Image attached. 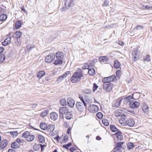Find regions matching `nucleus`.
Listing matches in <instances>:
<instances>
[{"mask_svg": "<svg viewBox=\"0 0 152 152\" xmlns=\"http://www.w3.org/2000/svg\"><path fill=\"white\" fill-rule=\"evenodd\" d=\"M83 76L82 70L81 69H79L77 71L75 72L71 77L70 80L72 83H76L80 81L81 77Z\"/></svg>", "mask_w": 152, "mask_h": 152, "instance_id": "1", "label": "nucleus"}, {"mask_svg": "<svg viewBox=\"0 0 152 152\" xmlns=\"http://www.w3.org/2000/svg\"><path fill=\"white\" fill-rule=\"evenodd\" d=\"M22 137L25 139L28 142H31L34 139L35 137L34 135L31 134L28 131L25 132L22 135Z\"/></svg>", "mask_w": 152, "mask_h": 152, "instance_id": "2", "label": "nucleus"}, {"mask_svg": "<svg viewBox=\"0 0 152 152\" xmlns=\"http://www.w3.org/2000/svg\"><path fill=\"white\" fill-rule=\"evenodd\" d=\"M65 2V6L62 8V11H65L69 9L73 4V0H64Z\"/></svg>", "mask_w": 152, "mask_h": 152, "instance_id": "3", "label": "nucleus"}, {"mask_svg": "<svg viewBox=\"0 0 152 152\" xmlns=\"http://www.w3.org/2000/svg\"><path fill=\"white\" fill-rule=\"evenodd\" d=\"M113 85L110 82L104 83L103 88L107 92H110L113 89Z\"/></svg>", "mask_w": 152, "mask_h": 152, "instance_id": "4", "label": "nucleus"}, {"mask_svg": "<svg viewBox=\"0 0 152 152\" xmlns=\"http://www.w3.org/2000/svg\"><path fill=\"white\" fill-rule=\"evenodd\" d=\"M115 114L116 117L121 116L124 118L126 116L127 113L123 110L118 109L115 111Z\"/></svg>", "mask_w": 152, "mask_h": 152, "instance_id": "5", "label": "nucleus"}, {"mask_svg": "<svg viewBox=\"0 0 152 152\" xmlns=\"http://www.w3.org/2000/svg\"><path fill=\"white\" fill-rule=\"evenodd\" d=\"M55 58V54L54 53H50L49 55L47 56L45 58V61L48 63H50L54 60Z\"/></svg>", "mask_w": 152, "mask_h": 152, "instance_id": "6", "label": "nucleus"}, {"mask_svg": "<svg viewBox=\"0 0 152 152\" xmlns=\"http://www.w3.org/2000/svg\"><path fill=\"white\" fill-rule=\"evenodd\" d=\"M89 111L92 113H96L99 110V108L96 105L93 104L90 105L88 107Z\"/></svg>", "mask_w": 152, "mask_h": 152, "instance_id": "7", "label": "nucleus"}, {"mask_svg": "<svg viewBox=\"0 0 152 152\" xmlns=\"http://www.w3.org/2000/svg\"><path fill=\"white\" fill-rule=\"evenodd\" d=\"M140 105V103L137 101H132L129 103L130 107L134 109L137 108Z\"/></svg>", "mask_w": 152, "mask_h": 152, "instance_id": "8", "label": "nucleus"}, {"mask_svg": "<svg viewBox=\"0 0 152 152\" xmlns=\"http://www.w3.org/2000/svg\"><path fill=\"white\" fill-rule=\"evenodd\" d=\"M76 106L77 110L79 111L82 112L84 110L85 106L82 103L80 102H77L76 104Z\"/></svg>", "mask_w": 152, "mask_h": 152, "instance_id": "9", "label": "nucleus"}, {"mask_svg": "<svg viewBox=\"0 0 152 152\" xmlns=\"http://www.w3.org/2000/svg\"><path fill=\"white\" fill-rule=\"evenodd\" d=\"M137 94L139 95V94L137 93H135L133 94L132 96L129 95L124 98V101L126 102H129L132 99H134V98L135 97V96Z\"/></svg>", "mask_w": 152, "mask_h": 152, "instance_id": "10", "label": "nucleus"}, {"mask_svg": "<svg viewBox=\"0 0 152 152\" xmlns=\"http://www.w3.org/2000/svg\"><path fill=\"white\" fill-rule=\"evenodd\" d=\"M123 99V98L122 97H120L117 99L115 103L113 104L112 106L116 107H118L120 105L121 102Z\"/></svg>", "mask_w": 152, "mask_h": 152, "instance_id": "11", "label": "nucleus"}, {"mask_svg": "<svg viewBox=\"0 0 152 152\" xmlns=\"http://www.w3.org/2000/svg\"><path fill=\"white\" fill-rule=\"evenodd\" d=\"M67 104L69 107L72 108L75 105V102L72 98H68L67 99Z\"/></svg>", "mask_w": 152, "mask_h": 152, "instance_id": "12", "label": "nucleus"}, {"mask_svg": "<svg viewBox=\"0 0 152 152\" xmlns=\"http://www.w3.org/2000/svg\"><path fill=\"white\" fill-rule=\"evenodd\" d=\"M68 108L66 107H61L59 109V113L62 115L64 114H66L68 110Z\"/></svg>", "mask_w": 152, "mask_h": 152, "instance_id": "13", "label": "nucleus"}, {"mask_svg": "<svg viewBox=\"0 0 152 152\" xmlns=\"http://www.w3.org/2000/svg\"><path fill=\"white\" fill-rule=\"evenodd\" d=\"M126 124L129 126L132 127L134 124V121L132 118H129L126 121Z\"/></svg>", "mask_w": 152, "mask_h": 152, "instance_id": "14", "label": "nucleus"}, {"mask_svg": "<svg viewBox=\"0 0 152 152\" xmlns=\"http://www.w3.org/2000/svg\"><path fill=\"white\" fill-rule=\"evenodd\" d=\"M21 41L19 39H15L14 43V45L16 48H19L20 47Z\"/></svg>", "mask_w": 152, "mask_h": 152, "instance_id": "15", "label": "nucleus"}, {"mask_svg": "<svg viewBox=\"0 0 152 152\" xmlns=\"http://www.w3.org/2000/svg\"><path fill=\"white\" fill-rule=\"evenodd\" d=\"M50 117L52 120L55 121L58 118V115L55 112H52L50 113Z\"/></svg>", "mask_w": 152, "mask_h": 152, "instance_id": "16", "label": "nucleus"}, {"mask_svg": "<svg viewBox=\"0 0 152 152\" xmlns=\"http://www.w3.org/2000/svg\"><path fill=\"white\" fill-rule=\"evenodd\" d=\"M142 109L145 113L148 114L149 107L146 104H143L142 106Z\"/></svg>", "mask_w": 152, "mask_h": 152, "instance_id": "17", "label": "nucleus"}, {"mask_svg": "<svg viewBox=\"0 0 152 152\" xmlns=\"http://www.w3.org/2000/svg\"><path fill=\"white\" fill-rule=\"evenodd\" d=\"M8 144V142L7 140H3L0 144V147H1V148L2 149L6 147Z\"/></svg>", "mask_w": 152, "mask_h": 152, "instance_id": "18", "label": "nucleus"}, {"mask_svg": "<svg viewBox=\"0 0 152 152\" xmlns=\"http://www.w3.org/2000/svg\"><path fill=\"white\" fill-rule=\"evenodd\" d=\"M10 37H8L2 43V44L4 46H6L10 43Z\"/></svg>", "mask_w": 152, "mask_h": 152, "instance_id": "19", "label": "nucleus"}, {"mask_svg": "<svg viewBox=\"0 0 152 152\" xmlns=\"http://www.w3.org/2000/svg\"><path fill=\"white\" fill-rule=\"evenodd\" d=\"M21 27V22L18 21L16 22L13 29L16 30L19 28Z\"/></svg>", "mask_w": 152, "mask_h": 152, "instance_id": "20", "label": "nucleus"}, {"mask_svg": "<svg viewBox=\"0 0 152 152\" xmlns=\"http://www.w3.org/2000/svg\"><path fill=\"white\" fill-rule=\"evenodd\" d=\"M137 48H134L133 49V52H132V56L134 58V61L136 60V56L137 55Z\"/></svg>", "mask_w": 152, "mask_h": 152, "instance_id": "21", "label": "nucleus"}, {"mask_svg": "<svg viewBox=\"0 0 152 152\" xmlns=\"http://www.w3.org/2000/svg\"><path fill=\"white\" fill-rule=\"evenodd\" d=\"M22 33L20 31H17L14 34V37L15 38V39H18L21 37L22 36Z\"/></svg>", "mask_w": 152, "mask_h": 152, "instance_id": "22", "label": "nucleus"}, {"mask_svg": "<svg viewBox=\"0 0 152 152\" xmlns=\"http://www.w3.org/2000/svg\"><path fill=\"white\" fill-rule=\"evenodd\" d=\"M56 56L58 59H61L63 58L64 56L63 53L61 52H58L56 53Z\"/></svg>", "mask_w": 152, "mask_h": 152, "instance_id": "23", "label": "nucleus"}, {"mask_svg": "<svg viewBox=\"0 0 152 152\" xmlns=\"http://www.w3.org/2000/svg\"><path fill=\"white\" fill-rule=\"evenodd\" d=\"M40 128L43 130H45L47 129V124L45 123L42 122L40 124Z\"/></svg>", "mask_w": 152, "mask_h": 152, "instance_id": "24", "label": "nucleus"}, {"mask_svg": "<svg viewBox=\"0 0 152 152\" xmlns=\"http://www.w3.org/2000/svg\"><path fill=\"white\" fill-rule=\"evenodd\" d=\"M11 146L12 148L16 149L19 148L20 143L15 142H14L11 144Z\"/></svg>", "mask_w": 152, "mask_h": 152, "instance_id": "25", "label": "nucleus"}, {"mask_svg": "<svg viewBox=\"0 0 152 152\" xmlns=\"http://www.w3.org/2000/svg\"><path fill=\"white\" fill-rule=\"evenodd\" d=\"M47 129L48 131L49 132H53L54 129V126L53 124H50L47 126Z\"/></svg>", "mask_w": 152, "mask_h": 152, "instance_id": "26", "label": "nucleus"}, {"mask_svg": "<svg viewBox=\"0 0 152 152\" xmlns=\"http://www.w3.org/2000/svg\"><path fill=\"white\" fill-rule=\"evenodd\" d=\"M108 58L105 56H101L99 58V60L103 62H106L108 60Z\"/></svg>", "mask_w": 152, "mask_h": 152, "instance_id": "27", "label": "nucleus"}, {"mask_svg": "<svg viewBox=\"0 0 152 152\" xmlns=\"http://www.w3.org/2000/svg\"><path fill=\"white\" fill-rule=\"evenodd\" d=\"M59 58L53 62V64L56 65H61L63 63V61Z\"/></svg>", "mask_w": 152, "mask_h": 152, "instance_id": "28", "label": "nucleus"}, {"mask_svg": "<svg viewBox=\"0 0 152 152\" xmlns=\"http://www.w3.org/2000/svg\"><path fill=\"white\" fill-rule=\"evenodd\" d=\"M7 18L6 14H2L0 15V21H4Z\"/></svg>", "mask_w": 152, "mask_h": 152, "instance_id": "29", "label": "nucleus"}, {"mask_svg": "<svg viewBox=\"0 0 152 152\" xmlns=\"http://www.w3.org/2000/svg\"><path fill=\"white\" fill-rule=\"evenodd\" d=\"M88 73L91 76L94 75L95 73V70L94 68H91L89 69Z\"/></svg>", "mask_w": 152, "mask_h": 152, "instance_id": "30", "label": "nucleus"}, {"mask_svg": "<svg viewBox=\"0 0 152 152\" xmlns=\"http://www.w3.org/2000/svg\"><path fill=\"white\" fill-rule=\"evenodd\" d=\"M70 74V72L67 71L63 75H62L61 76L59 77V79L62 80L64 79V78L66 77L68 75Z\"/></svg>", "mask_w": 152, "mask_h": 152, "instance_id": "31", "label": "nucleus"}, {"mask_svg": "<svg viewBox=\"0 0 152 152\" xmlns=\"http://www.w3.org/2000/svg\"><path fill=\"white\" fill-rule=\"evenodd\" d=\"M45 72L44 71L39 72L37 75V77L39 78H41L45 75Z\"/></svg>", "mask_w": 152, "mask_h": 152, "instance_id": "32", "label": "nucleus"}, {"mask_svg": "<svg viewBox=\"0 0 152 152\" xmlns=\"http://www.w3.org/2000/svg\"><path fill=\"white\" fill-rule=\"evenodd\" d=\"M121 64L118 60L115 61L114 62V67L117 69L119 68Z\"/></svg>", "mask_w": 152, "mask_h": 152, "instance_id": "33", "label": "nucleus"}, {"mask_svg": "<svg viewBox=\"0 0 152 152\" xmlns=\"http://www.w3.org/2000/svg\"><path fill=\"white\" fill-rule=\"evenodd\" d=\"M66 118L67 119H70L72 118V113L70 112H69L68 111L67 113L66 114Z\"/></svg>", "mask_w": 152, "mask_h": 152, "instance_id": "34", "label": "nucleus"}, {"mask_svg": "<svg viewBox=\"0 0 152 152\" xmlns=\"http://www.w3.org/2000/svg\"><path fill=\"white\" fill-rule=\"evenodd\" d=\"M38 138L39 142H40L43 143L45 142L44 137L43 136L39 135L38 136Z\"/></svg>", "mask_w": 152, "mask_h": 152, "instance_id": "35", "label": "nucleus"}, {"mask_svg": "<svg viewBox=\"0 0 152 152\" xmlns=\"http://www.w3.org/2000/svg\"><path fill=\"white\" fill-rule=\"evenodd\" d=\"M110 127L111 131L113 132H115L118 131V129L116 126L114 125H110Z\"/></svg>", "mask_w": 152, "mask_h": 152, "instance_id": "36", "label": "nucleus"}, {"mask_svg": "<svg viewBox=\"0 0 152 152\" xmlns=\"http://www.w3.org/2000/svg\"><path fill=\"white\" fill-rule=\"evenodd\" d=\"M60 102L61 104L63 106H65L67 104L66 100L64 99H61L60 100Z\"/></svg>", "mask_w": 152, "mask_h": 152, "instance_id": "37", "label": "nucleus"}, {"mask_svg": "<svg viewBox=\"0 0 152 152\" xmlns=\"http://www.w3.org/2000/svg\"><path fill=\"white\" fill-rule=\"evenodd\" d=\"M127 147L129 149H131L134 147V145L133 143L131 142H129L127 144Z\"/></svg>", "mask_w": 152, "mask_h": 152, "instance_id": "38", "label": "nucleus"}, {"mask_svg": "<svg viewBox=\"0 0 152 152\" xmlns=\"http://www.w3.org/2000/svg\"><path fill=\"white\" fill-rule=\"evenodd\" d=\"M108 78L110 82H113L114 81L115 79L116 78V76L115 75H113L108 77Z\"/></svg>", "mask_w": 152, "mask_h": 152, "instance_id": "39", "label": "nucleus"}, {"mask_svg": "<svg viewBox=\"0 0 152 152\" xmlns=\"http://www.w3.org/2000/svg\"><path fill=\"white\" fill-rule=\"evenodd\" d=\"M48 113V110H44L42 111L40 114V115L41 117H43L47 115Z\"/></svg>", "mask_w": 152, "mask_h": 152, "instance_id": "40", "label": "nucleus"}, {"mask_svg": "<svg viewBox=\"0 0 152 152\" xmlns=\"http://www.w3.org/2000/svg\"><path fill=\"white\" fill-rule=\"evenodd\" d=\"M102 121L104 125L107 126L109 125V123L107 120L105 119H102Z\"/></svg>", "mask_w": 152, "mask_h": 152, "instance_id": "41", "label": "nucleus"}, {"mask_svg": "<svg viewBox=\"0 0 152 152\" xmlns=\"http://www.w3.org/2000/svg\"><path fill=\"white\" fill-rule=\"evenodd\" d=\"M115 134L116 135V137L118 139H121L123 138L121 136V133L120 132H117Z\"/></svg>", "mask_w": 152, "mask_h": 152, "instance_id": "42", "label": "nucleus"}, {"mask_svg": "<svg viewBox=\"0 0 152 152\" xmlns=\"http://www.w3.org/2000/svg\"><path fill=\"white\" fill-rule=\"evenodd\" d=\"M5 56L3 54H1L0 55V63L2 62L5 60Z\"/></svg>", "mask_w": 152, "mask_h": 152, "instance_id": "43", "label": "nucleus"}, {"mask_svg": "<svg viewBox=\"0 0 152 152\" xmlns=\"http://www.w3.org/2000/svg\"><path fill=\"white\" fill-rule=\"evenodd\" d=\"M96 115L97 118L99 119L102 118L103 117V114L100 112L96 114Z\"/></svg>", "mask_w": 152, "mask_h": 152, "instance_id": "44", "label": "nucleus"}, {"mask_svg": "<svg viewBox=\"0 0 152 152\" xmlns=\"http://www.w3.org/2000/svg\"><path fill=\"white\" fill-rule=\"evenodd\" d=\"M144 60L145 61H150V56L149 55H147L146 56H145L143 58Z\"/></svg>", "mask_w": 152, "mask_h": 152, "instance_id": "45", "label": "nucleus"}, {"mask_svg": "<svg viewBox=\"0 0 152 152\" xmlns=\"http://www.w3.org/2000/svg\"><path fill=\"white\" fill-rule=\"evenodd\" d=\"M89 66L87 63L84 64L82 68L83 69H88Z\"/></svg>", "mask_w": 152, "mask_h": 152, "instance_id": "46", "label": "nucleus"}, {"mask_svg": "<svg viewBox=\"0 0 152 152\" xmlns=\"http://www.w3.org/2000/svg\"><path fill=\"white\" fill-rule=\"evenodd\" d=\"M123 144V142H119L117 143V146L115 147L116 148H119L120 149H121V146Z\"/></svg>", "mask_w": 152, "mask_h": 152, "instance_id": "47", "label": "nucleus"}, {"mask_svg": "<svg viewBox=\"0 0 152 152\" xmlns=\"http://www.w3.org/2000/svg\"><path fill=\"white\" fill-rule=\"evenodd\" d=\"M10 133L11 135H12L13 137L16 136L18 134V132L16 131L11 132Z\"/></svg>", "mask_w": 152, "mask_h": 152, "instance_id": "48", "label": "nucleus"}, {"mask_svg": "<svg viewBox=\"0 0 152 152\" xmlns=\"http://www.w3.org/2000/svg\"><path fill=\"white\" fill-rule=\"evenodd\" d=\"M72 145V143L71 142L67 144L64 145H63V147L65 148L66 149H68V148L70 147Z\"/></svg>", "mask_w": 152, "mask_h": 152, "instance_id": "49", "label": "nucleus"}, {"mask_svg": "<svg viewBox=\"0 0 152 152\" xmlns=\"http://www.w3.org/2000/svg\"><path fill=\"white\" fill-rule=\"evenodd\" d=\"M102 82L104 83L110 82L109 80L108 77H104L102 80Z\"/></svg>", "mask_w": 152, "mask_h": 152, "instance_id": "50", "label": "nucleus"}, {"mask_svg": "<svg viewBox=\"0 0 152 152\" xmlns=\"http://www.w3.org/2000/svg\"><path fill=\"white\" fill-rule=\"evenodd\" d=\"M93 92H94L98 88V86L95 83L93 84Z\"/></svg>", "mask_w": 152, "mask_h": 152, "instance_id": "51", "label": "nucleus"}, {"mask_svg": "<svg viewBox=\"0 0 152 152\" xmlns=\"http://www.w3.org/2000/svg\"><path fill=\"white\" fill-rule=\"evenodd\" d=\"M109 2L107 0H105L102 5L104 6H108Z\"/></svg>", "mask_w": 152, "mask_h": 152, "instance_id": "52", "label": "nucleus"}, {"mask_svg": "<svg viewBox=\"0 0 152 152\" xmlns=\"http://www.w3.org/2000/svg\"><path fill=\"white\" fill-rule=\"evenodd\" d=\"M84 92L86 94H90L91 92V91L89 89H86L84 90Z\"/></svg>", "mask_w": 152, "mask_h": 152, "instance_id": "53", "label": "nucleus"}, {"mask_svg": "<svg viewBox=\"0 0 152 152\" xmlns=\"http://www.w3.org/2000/svg\"><path fill=\"white\" fill-rule=\"evenodd\" d=\"M116 74L117 77L119 78L121 75V71L120 70H117L116 72Z\"/></svg>", "mask_w": 152, "mask_h": 152, "instance_id": "54", "label": "nucleus"}, {"mask_svg": "<svg viewBox=\"0 0 152 152\" xmlns=\"http://www.w3.org/2000/svg\"><path fill=\"white\" fill-rule=\"evenodd\" d=\"M135 28L137 30H138L143 29V27L142 26L138 25L136 26Z\"/></svg>", "mask_w": 152, "mask_h": 152, "instance_id": "55", "label": "nucleus"}, {"mask_svg": "<svg viewBox=\"0 0 152 152\" xmlns=\"http://www.w3.org/2000/svg\"><path fill=\"white\" fill-rule=\"evenodd\" d=\"M63 140H64V141L65 142H67L68 140V136H64V137Z\"/></svg>", "mask_w": 152, "mask_h": 152, "instance_id": "56", "label": "nucleus"}, {"mask_svg": "<svg viewBox=\"0 0 152 152\" xmlns=\"http://www.w3.org/2000/svg\"><path fill=\"white\" fill-rule=\"evenodd\" d=\"M115 150L113 152H121V149H120L119 148H116V147L115 148Z\"/></svg>", "mask_w": 152, "mask_h": 152, "instance_id": "57", "label": "nucleus"}, {"mask_svg": "<svg viewBox=\"0 0 152 152\" xmlns=\"http://www.w3.org/2000/svg\"><path fill=\"white\" fill-rule=\"evenodd\" d=\"M35 45H31L28 49V50L30 51L31 50V49L33 48H35Z\"/></svg>", "mask_w": 152, "mask_h": 152, "instance_id": "58", "label": "nucleus"}, {"mask_svg": "<svg viewBox=\"0 0 152 152\" xmlns=\"http://www.w3.org/2000/svg\"><path fill=\"white\" fill-rule=\"evenodd\" d=\"M39 148V147H38V146L36 145H34V151H37L38 150Z\"/></svg>", "mask_w": 152, "mask_h": 152, "instance_id": "59", "label": "nucleus"}, {"mask_svg": "<svg viewBox=\"0 0 152 152\" xmlns=\"http://www.w3.org/2000/svg\"><path fill=\"white\" fill-rule=\"evenodd\" d=\"M4 50V48L3 47H0V54L3 53Z\"/></svg>", "mask_w": 152, "mask_h": 152, "instance_id": "60", "label": "nucleus"}, {"mask_svg": "<svg viewBox=\"0 0 152 152\" xmlns=\"http://www.w3.org/2000/svg\"><path fill=\"white\" fill-rule=\"evenodd\" d=\"M75 149L74 147H71L69 148V150L71 152H73L75 150Z\"/></svg>", "mask_w": 152, "mask_h": 152, "instance_id": "61", "label": "nucleus"}, {"mask_svg": "<svg viewBox=\"0 0 152 152\" xmlns=\"http://www.w3.org/2000/svg\"><path fill=\"white\" fill-rule=\"evenodd\" d=\"M143 7H144L143 8H145L146 9H148L150 7L149 6H148L146 5H144L143 6Z\"/></svg>", "mask_w": 152, "mask_h": 152, "instance_id": "62", "label": "nucleus"}, {"mask_svg": "<svg viewBox=\"0 0 152 152\" xmlns=\"http://www.w3.org/2000/svg\"><path fill=\"white\" fill-rule=\"evenodd\" d=\"M37 106L36 104H32L31 105V107L35 108Z\"/></svg>", "mask_w": 152, "mask_h": 152, "instance_id": "63", "label": "nucleus"}, {"mask_svg": "<svg viewBox=\"0 0 152 152\" xmlns=\"http://www.w3.org/2000/svg\"><path fill=\"white\" fill-rule=\"evenodd\" d=\"M8 152H15V151L12 149H10L8 151Z\"/></svg>", "mask_w": 152, "mask_h": 152, "instance_id": "64", "label": "nucleus"}]
</instances>
